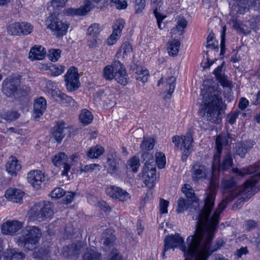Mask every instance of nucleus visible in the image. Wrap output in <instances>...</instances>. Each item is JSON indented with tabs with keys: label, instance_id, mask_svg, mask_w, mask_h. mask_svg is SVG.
I'll return each mask as SVG.
<instances>
[{
	"label": "nucleus",
	"instance_id": "obj_29",
	"mask_svg": "<svg viewBox=\"0 0 260 260\" xmlns=\"http://www.w3.org/2000/svg\"><path fill=\"white\" fill-rule=\"evenodd\" d=\"M21 166L15 157L11 156L6 165L7 171L12 176H16L20 170Z\"/></svg>",
	"mask_w": 260,
	"mask_h": 260
},
{
	"label": "nucleus",
	"instance_id": "obj_6",
	"mask_svg": "<svg viewBox=\"0 0 260 260\" xmlns=\"http://www.w3.org/2000/svg\"><path fill=\"white\" fill-rule=\"evenodd\" d=\"M53 205L50 202H42L34 204L29 212L30 220L41 221L50 218L53 215Z\"/></svg>",
	"mask_w": 260,
	"mask_h": 260
},
{
	"label": "nucleus",
	"instance_id": "obj_16",
	"mask_svg": "<svg viewBox=\"0 0 260 260\" xmlns=\"http://www.w3.org/2000/svg\"><path fill=\"white\" fill-rule=\"evenodd\" d=\"M70 133V128L63 121H58L52 129V137L60 143L64 136Z\"/></svg>",
	"mask_w": 260,
	"mask_h": 260
},
{
	"label": "nucleus",
	"instance_id": "obj_51",
	"mask_svg": "<svg viewBox=\"0 0 260 260\" xmlns=\"http://www.w3.org/2000/svg\"><path fill=\"white\" fill-rule=\"evenodd\" d=\"M65 67L61 65H52L50 68L51 74L53 76H57L61 75L63 73Z\"/></svg>",
	"mask_w": 260,
	"mask_h": 260
},
{
	"label": "nucleus",
	"instance_id": "obj_7",
	"mask_svg": "<svg viewBox=\"0 0 260 260\" xmlns=\"http://www.w3.org/2000/svg\"><path fill=\"white\" fill-rule=\"evenodd\" d=\"M2 91L8 96H13L26 94L29 91V87L20 85V78L8 77L3 82Z\"/></svg>",
	"mask_w": 260,
	"mask_h": 260
},
{
	"label": "nucleus",
	"instance_id": "obj_56",
	"mask_svg": "<svg viewBox=\"0 0 260 260\" xmlns=\"http://www.w3.org/2000/svg\"><path fill=\"white\" fill-rule=\"evenodd\" d=\"M88 46L90 48L96 47L100 43L101 40L99 37H88Z\"/></svg>",
	"mask_w": 260,
	"mask_h": 260
},
{
	"label": "nucleus",
	"instance_id": "obj_40",
	"mask_svg": "<svg viewBox=\"0 0 260 260\" xmlns=\"http://www.w3.org/2000/svg\"><path fill=\"white\" fill-rule=\"evenodd\" d=\"M136 73L137 74V76L136 77L137 80L141 81L143 83H145L147 81L149 74L147 69L138 68L136 70Z\"/></svg>",
	"mask_w": 260,
	"mask_h": 260
},
{
	"label": "nucleus",
	"instance_id": "obj_25",
	"mask_svg": "<svg viewBox=\"0 0 260 260\" xmlns=\"http://www.w3.org/2000/svg\"><path fill=\"white\" fill-rule=\"evenodd\" d=\"M90 3H86L84 6L78 8H69L64 10V13L69 16H79L86 15L91 9Z\"/></svg>",
	"mask_w": 260,
	"mask_h": 260
},
{
	"label": "nucleus",
	"instance_id": "obj_43",
	"mask_svg": "<svg viewBox=\"0 0 260 260\" xmlns=\"http://www.w3.org/2000/svg\"><path fill=\"white\" fill-rule=\"evenodd\" d=\"M67 156L63 152H59L56 154L52 159L53 164L56 166H60L66 162Z\"/></svg>",
	"mask_w": 260,
	"mask_h": 260
},
{
	"label": "nucleus",
	"instance_id": "obj_53",
	"mask_svg": "<svg viewBox=\"0 0 260 260\" xmlns=\"http://www.w3.org/2000/svg\"><path fill=\"white\" fill-rule=\"evenodd\" d=\"M60 53L59 49H51L49 51L48 56L52 61H56L60 57Z\"/></svg>",
	"mask_w": 260,
	"mask_h": 260
},
{
	"label": "nucleus",
	"instance_id": "obj_64",
	"mask_svg": "<svg viewBox=\"0 0 260 260\" xmlns=\"http://www.w3.org/2000/svg\"><path fill=\"white\" fill-rule=\"evenodd\" d=\"M238 111H235L232 113L228 114L227 116L228 122L231 125L234 124L237 118H238Z\"/></svg>",
	"mask_w": 260,
	"mask_h": 260
},
{
	"label": "nucleus",
	"instance_id": "obj_1",
	"mask_svg": "<svg viewBox=\"0 0 260 260\" xmlns=\"http://www.w3.org/2000/svg\"><path fill=\"white\" fill-rule=\"evenodd\" d=\"M221 153H215L212 164V176L210 180L208 189L206 193L205 203L210 206L214 205V199L216 195L219 186V174L216 170L219 171H225L229 170L233 165V158L230 153L228 152L223 156L221 160Z\"/></svg>",
	"mask_w": 260,
	"mask_h": 260
},
{
	"label": "nucleus",
	"instance_id": "obj_46",
	"mask_svg": "<svg viewBox=\"0 0 260 260\" xmlns=\"http://www.w3.org/2000/svg\"><path fill=\"white\" fill-rule=\"evenodd\" d=\"M20 24L19 22L10 24L7 27L8 32L13 36H20L21 35Z\"/></svg>",
	"mask_w": 260,
	"mask_h": 260
},
{
	"label": "nucleus",
	"instance_id": "obj_17",
	"mask_svg": "<svg viewBox=\"0 0 260 260\" xmlns=\"http://www.w3.org/2000/svg\"><path fill=\"white\" fill-rule=\"evenodd\" d=\"M191 178L193 182H198L200 180L205 179L207 175V170L205 166L197 161L191 165Z\"/></svg>",
	"mask_w": 260,
	"mask_h": 260
},
{
	"label": "nucleus",
	"instance_id": "obj_2",
	"mask_svg": "<svg viewBox=\"0 0 260 260\" xmlns=\"http://www.w3.org/2000/svg\"><path fill=\"white\" fill-rule=\"evenodd\" d=\"M233 170L241 176L245 175H251V178L247 180L244 186L239 190V193L238 195L240 194L241 197L233 205V208H238L243 203L247 202L259 190V187L255 186L254 185L260 179V160L253 166L243 168L242 169H233Z\"/></svg>",
	"mask_w": 260,
	"mask_h": 260
},
{
	"label": "nucleus",
	"instance_id": "obj_60",
	"mask_svg": "<svg viewBox=\"0 0 260 260\" xmlns=\"http://www.w3.org/2000/svg\"><path fill=\"white\" fill-rule=\"evenodd\" d=\"M65 194L63 189L60 187L54 189L51 193V197L53 198H60Z\"/></svg>",
	"mask_w": 260,
	"mask_h": 260
},
{
	"label": "nucleus",
	"instance_id": "obj_63",
	"mask_svg": "<svg viewBox=\"0 0 260 260\" xmlns=\"http://www.w3.org/2000/svg\"><path fill=\"white\" fill-rule=\"evenodd\" d=\"M257 226L256 222L251 219L248 220L245 222L244 228L248 231H251L254 229Z\"/></svg>",
	"mask_w": 260,
	"mask_h": 260
},
{
	"label": "nucleus",
	"instance_id": "obj_54",
	"mask_svg": "<svg viewBox=\"0 0 260 260\" xmlns=\"http://www.w3.org/2000/svg\"><path fill=\"white\" fill-rule=\"evenodd\" d=\"M102 169V167L99 164H92L88 165H86L81 168V172H91L94 170L100 171Z\"/></svg>",
	"mask_w": 260,
	"mask_h": 260
},
{
	"label": "nucleus",
	"instance_id": "obj_58",
	"mask_svg": "<svg viewBox=\"0 0 260 260\" xmlns=\"http://www.w3.org/2000/svg\"><path fill=\"white\" fill-rule=\"evenodd\" d=\"M113 6L118 9H124L127 7L126 2L124 0H111Z\"/></svg>",
	"mask_w": 260,
	"mask_h": 260
},
{
	"label": "nucleus",
	"instance_id": "obj_18",
	"mask_svg": "<svg viewBox=\"0 0 260 260\" xmlns=\"http://www.w3.org/2000/svg\"><path fill=\"white\" fill-rule=\"evenodd\" d=\"M27 178L28 182L37 189L41 187L42 183L46 180L44 174L39 170L30 171L27 174Z\"/></svg>",
	"mask_w": 260,
	"mask_h": 260
},
{
	"label": "nucleus",
	"instance_id": "obj_41",
	"mask_svg": "<svg viewBox=\"0 0 260 260\" xmlns=\"http://www.w3.org/2000/svg\"><path fill=\"white\" fill-rule=\"evenodd\" d=\"M102 28L99 23H93L87 29V35L88 37H99Z\"/></svg>",
	"mask_w": 260,
	"mask_h": 260
},
{
	"label": "nucleus",
	"instance_id": "obj_5",
	"mask_svg": "<svg viewBox=\"0 0 260 260\" xmlns=\"http://www.w3.org/2000/svg\"><path fill=\"white\" fill-rule=\"evenodd\" d=\"M144 160L147 159L143 169L142 174L145 186L149 188L154 186L156 179V163L152 154L148 152H144L142 154Z\"/></svg>",
	"mask_w": 260,
	"mask_h": 260
},
{
	"label": "nucleus",
	"instance_id": "obj_27",
	"mask_svg": "<svg viewBox=\"0 0 260 260\" xmlns=\"http://www.w3.org/2000/svg\"><path fill=\"white\" fill-rule=\"evenodd\" d=\"M45 54L46 51L43 47L42 46H34L30 50L28 58L32 61L41 60L44 58Z\"/></svg>",
	"mask_w": 260,
	"mask_h": 260
},
{
	"label": "nucleus",
	"instance_id": "obj_50",
	"mask_svg": "<svg viewBox=\"0 0 260 260\" xmlns=\"http://www.w3.org/2000/svg\"><path fill=\"white\" fill-rule=\"evenodd\" d=\"M127 168H130L134 172L138 171L140 166V161L138 158L134 157L127 162Z\"/></svg>",
	"mask_w": 260,
	"mask_h": 260
},
{
	"label": "nucleus",
	"instance_id": "obj_24",
	"mask_svg": "<svg viewBox=\"0 0 260 260\" xmlns=\"http://www.w3.org/2000/svg\"><path fill=\"white\" fill-rule=\"evenodd\" d=\"M22 228L21 222L17 220L8 221L2 225V232L6 235H13Z\"/></svg>",
	"mask_w": 260,
	"mask_h": 260
},
{
	"label": "nucleus",
	"instance_id": "obj_44",
	"mask_svg": "<svg viewBox=\"0 0 260 260\" xmlns=\"http://www.w3.org/2000/svg\"><path fill=\"white\" fill-rule=\"evenodd\" d=\"M206 47L212 49L218 50V42L215 40L214 34L210 33L207 37Z\"/></svg>",
	"mask_w": 260,
	"mask_h": 260
},
{
	"label": "nucleus",
	"instance_id": "obj_13",
	"mask_svg": "<svg viewBox=\"0 0 260 260\" xmlns=\"http://www.w3.org/2000/svg\"><path fill=\"white\" fill-rule=\"evenodd\" d=\"M115 74L114 79L123 86H125L129 81V78L126 73L124 65L118 60L113 62Z\"/></svg>",
	"mask_w": 260,
	"mask_h": 260
},
{
	"label": "nucleus",
	"instance_id": "obj_12",
	"mask_svg": "<svg viewBox=\"0 0 260 260\" xmlns=\"http://www.w3.org/2000/svg\"><path fill=\"white\" fill-rule=\"evenodd\" d=\"M67 89L70 91L77 90L80 86L79 76L77 68L72 67L64 75Z\"/></svg>",
	"mask_w": 260,
	"mask_h": 260
},
{
	"label": "nucleus",
	"instance_id": "obj_57",
	"mask_svg": "<svg viewBox=\"0 0 260 260\" xmlns=\"http://www.w3.org/2000/svg\"><path fill=\"white\" fill-rule=\"evenodd\" d=\"M224 62H223L220 66H218L214 71V74L215 75L217 80L224 76V70H223V66Z\"/></svg>",
	"mask_w": 260,
	"mask_h": 260
},
{
	"label": "nucleus",
	"instance_id": "obj_38",
	"mask_svg": "<svg viewBox=\"0 0 260 260\" xmlns=\"http://www.w3.org/2000/svg\"><path fill=\"white\" fill-rule=\"evenodd\" d=\"M182 191L185 194V199L187 200L198 201L195 196L194 190L189 184L183 185Z\"/></svg>",
	"mask_w": 260,
	"mask_h": 260
},
{
	"label": "nucleus",
	"instance_id": "obj_19",
	"mask_svg": "<svg viewBox=\"0 0 260 260\" xmlns=\"http://www.w3.org/2000/svg\"><path fill=\"white\" fill-rule=\"evenodd\" d=\"M177 213H182L185 210L190 209V211H196L199 205V201L195 200H188L185 198L180 197L177 201Z\"/></svg>",
	"mask_w": 260,
	"mask_h": 260
},
{
	"label": "nucleus",
	"instance_id": "obj_26",
	"mask_svg": "<svg viewBox=\"0 0 260 260\" xmlns=\"http://www.w3.org/2000/svg\"><path fill=\"white\" fill-rule=\"evenodd\" d=\"M24 193V192L20 189L10 188L6 191L5 197L12 202L20 203Z\"/></svg>",
	"mask_w": 260,
	"mask_h": 260
},
{
	"label": "nucleus",
	"instance_id": "obj_21",
	"mask_svg": "<svg viewBox=\"0 0 260 260\" xmlns=\"http://www.w3.org/2000/svg\"><path fill=\"white\" fill-rule=\"evenodd\" d=\"M255 144V142L251 140L236 143L235 145L236 154L242 158H244L246 153L252 149Z\"/></svg>",
	"mask_w": 260,
	"mask_h": 260
},
{
	"label": "nucleus",
	"instance_id": "obj_39",
	"mask_svg": "<svg viewBox=\"0 0 260 260\" xmlns=\"http://www.w3.org/2000/svg\"><path fill=\"white\" fill-rule=\"evenodd\" d=\"M52 94L54 96V98H58L61 101L69 104V105H72L74 104L75 101L74 100L69 96L67 95L66 94L61 92L59 90H54L52 92Z\"/></svg>",
	"mask_w": 260,
	"mask_h": 260
},
{
	"label": "nucleus",
	"instance_id": "obj_34",
	"mask_svg": "<svg viewBox=\"0 0 260 260\" xmlns=\"http://www.w3.org/2000/svg\"><path fill=\"white\" fill-rule=\"evenodd\" d=\"M175 82L176 78L174 76H170L168 77V78L166 79V82H164V79L161 78L158 82L157 85L160 86L161 83H165L166 86H169V89H168L167 88V90L168 91V93L169 95H171L173 92L174 89L175 88Z\"/></svg>",
	"mask_w": 260,
	"mask_h": 260
},
{
	"label": "nucleus",
	"instance_id": "obj_52",
	"mask_svg": "<svg viewBox=\"0 0 260 260\" xmlns=\"http://www.w3.org/2000/svg\"><path fill=\"white\" fill-rule=\"evenodd\" d=\"M153 14L156 19L158 28L160 29H162L165 26V24L164 23L162 24L161 21L166 16L158 12L156 9L154 10Z\"/></svg>",
	"mask_w": 260,
	"mask_h": 260
},
{
	"label": "nucleus",
	"instance_id": "obj_45",
	"mask_svg": "<svg viewBox=\"0 0 260 260\" xmlns=\"http://www.w3.org/2000/svg\"><path fill=\"white\" fill-rule=\"evenodd\" d=\"M154 141L152 138H144L142 141L140 147L142 150H150L153 148Z\"/></svg>",
	"mask_w": 260,
	"mask_h": 260
},
{
	"label": "nucleus",
	"instance_id": "obj_55",
	"mask_svg": "<svg viewBox=\"0 0 260 260\" xmlns=\"http://www.w3.org/2000/svg\"><path fill=\"white\" fill-rule=\"evenodd\" d=\"M19 114L15 111H10L6 112L4 115V118L7 120L13 121L17 119L19 117Z\"/></svg>",
	"mask_w": 260,
	"mask_h": 260
},
{
	"label": "nucleus",
	"instance_id": "obj_23",
	"mask_svg": "<svg viewBox=\"0 0 260 260\" xmlns=\"http://www.w3.org/2000/svg\"><path fill=\"white\" fill-rule=\"evenodd\" d=\"M47 107V102L44 98L40 97L36 99L34 103L32 115L35 118L42 116Z\"/></svg>",
	"mask_w": 260,
	"mask_h": 260
},
{
	"label": "nucleus",
	"instance_id": "obj_37",
	"mask_svg": "<svg viewBox=\"0 0 260 260\" xmlns=\"http://www.w3.org/2000/svg\"><path fill=\"white\" fill-rule=\"evenodd\" d=\"M115 70L113 62L111 65L106 66L103 69V76L106 80H112L114 79Z\"/></svg>",
	"mask_w": 260,
	"mask_h": 260
},
{
	"label": "nucleus",
	"instance_id": "obj_42",
	"mask_svg": "<svg viewBox=\"0 0 260 260\" xmlns=\"http://www.w3.org/2000/svg\"><path fill=\"white\" fill-rule=\"evenodd\" d=\"M132 47L129 43H123L120 46L119 51L117 53L116 55L118 57L122 55L124 58L125 56L130 54L132 52Z\"/></svg>",
	"mask_w": 260,
	"mask_h": 260
},
{
	"label": "nucleus",
	"instance_id": "obj_10",
	"mask_svg": "<svg viewBox=\"0 0 260 260\" xmlns=\"http://www.w3.org/2000/svg\"><path fill=\"white\" fill-rule=\"evenodd\" d=\"M45 23L47 28L50 29L57 38L65 35L69 27L68 24L60 20L55 14L49 16Z\"/></svg>",
	"mask_w": 260,
	"mask_h": 260
},
{
	"label": "nucleus",
	"instance_id": "obj_20",
	"mask_svg": "<svg viewBox=\"0 0 260 260\" xmlns=\"http://www.w3.org/2000/svg\"><path fill=\"white\" fill-rule=\"evenodd\" d=\"M125 21L122 19L117 20L113 26L112 34L107 39V43L108 45H113L121 36V31L124 27Z\"/></svg>",
	"mask_w": 260,
	"mask_h": 260
},
{
	"label": "nucleus",
	"instance_id": "obj_30",
	"mask_svg": "<svg viewBox=\"0 0 260 260\" xmlns=\"http://www.w3.org/2000/svg\"><path fill=\"white\" fill-rule=\"evenodd\" d=\"M230 138L229 134H220L216 139V152L221 153L222 148L228 145V140Z\"/></svg>",
	"mask_w": 260,
	"mask_h": 260
},
{
	"label": "nucleus",
	"instance_id": "obj_22",
	"mask_svg": "<svg viewBox=\"0 0 260 260\" xmlns=\"http://www.w3.org/2000/svg\"><path fill=\"white\" fill-rule=\"evenodd\" d=\"M82 251V246L79 244H72L63 247L62 254L65 257L74 259L76 258Z\"/></svg>",
	"mask_w": 260,
	"mask_h": 260
},
{
	"label": "nucleus",
	"instance_id": "obj_32",
	"mask_svg": "<svg viewBox=\"0 0 260 260\" xmlns=\"http://www.w3.org/2000/svg\"><path fill=\"white\" fill-rule=\"evenodd\" d=\"M180 46V43L177 39H174L168 43L167 50L170 55L174 56L176 55Z\"/></svg>",
	"mask_w": 260,
	"mask_h": 260
},
{
	"label": "nucleus",
	"instance_id": "obj_3",
	"mask_svg": "<svg viewBox=\"0 0 260 260\" xmlns=\"http://www.w3.org/2000/svg\"><path fill=\"white\" fill-rule=\"evenodd\" d=\"M203 97L204 103V112L207 120L212 123H219V114L223 107L221 90L217 85L209 87Z\"/></svg>",
	"mask_w": 260,
	"mask_h": 260
},
{
	"label": "nucleus",
	"instance_id": "obj_11",
	"mask_svg": "<svg viewBox=\"0 0 260 260\" xmlns=\"http://www.w3.org/2000/svg\"><path fill=\"white\" fill-rule=\"evenodd\" d=\"M233 192H231L230 193H225L223 194V196L224 197V199L222 200V201L220 203V204L218 205V207L214 212L213 214L211 217H210V215L211 213V212L212 211V209L213 207H212L211 209H210L209 213L208 214V222L207 223H213V224H218L219 222V215L220 213L222 212V210H223L225 207L227 206V204L233 201V200L236 197L231 196V194H232ZM215 203V201H214V203ZM214 205V204L213 205Z\"/></svg>",
	"mask_w": 260,
	"mask_h": 260
},
{
	"label": "nucleus",
	"instance_id": "obj_47",
	"mask_svg": "<svg viewBox=\"0 0 260 260\" xmlns=\"http://www.w3.org/2000/svg\"><path fill=\"white\" fill-rule=\"evenodd\" d=\"M154 158L156 165H157L158 168L162 169L165 167L166 164V157L164 153L157 152L155 154V157H154Z\"/></svg>",
	"mask_w": 260,
	"mask_h": 260
},
{
	"label": "nucleus",
	"instance_id": "obj_61",
	"mask_svg": "<svg viewBox=\"0 0 260 260\" xmlns=\"http://www.w3.org/2000/svg\"><path fill=\"white\" fill-rule=\"evenodd\" d=\"M225 27H223L222 33L221 35V43H220V55H223L225 52Z\"/></svg>",
	"mask_w": 260,
	"mask_h": 260
},
{
	"label": "nucleus",
	"instance_id": "obj_8",
	"mask_svg": "<svg viewBox=\"0 0 260 260\" xmlns=\"http://www.w3.org/2000/svg\"><path fill=\"white\" fill-rule=\"evenodd\" d=\"M165 244L164 248L162 253L163 258L165 257V253L167 251L170 249H174V248L179 247L180 249L184 253V257H185L184 260H191L192 258H194L196 256V254H191L190 253L185 254V250L182 249V247L185 248L188 247L187 239L186 240V245L184 244V240L179 234H175V235H171L168 236L166 237L164 240Z\"/></svg>",
	"mask_w": 260,
	"mask_h": 260
},
{
	"label": "nucleus",
	"instance_id": "obj_49",
	"mask_svg": "<svg viewBox=\"0 0 260 260\" xmlns=\"http://www.w3.org/2000/svg\"><path fill=\"white\" fill-rule=\"evenodd\" d=\"M136 13H140L145 7V0H131Z\"/></svg>",
	"mask_w": 260,
	"mask_h": 260
},
{
	"label": "nucleus",
	"instance_id": "obj_33",
	"mask_svg": "<svg viewBox=\"0 0 260 260\" xmlns=\"http://www.w3.org/2000/svg\"><path fill=\"white\" fill-rule=\"evenodd\" d=\"M80 122L84 125L90 124L93 120V115L87 109H83L79 116Z\"/></svg>",
	"mask_w": 260,
	"mask_h": 260
},
{
	"label": "nucleus",
	"instance_id": "obj_15",
	"mask_svg": "<svg viewBox=\"0 0 260 260\" xmlns=\"http://www.w3.org/2000/svg\"><path fill=\"white\" fill-rule=\"evenodd\" d=\"M107 194L110 197L124 202L131 198L129 194L122 188L114 185H111L106 189Z\"/></svg>",
	"mask_w": 260,
	"mask_h": 260
},
{
	"label": "nucleus",
	"instance_id": "obj_4",
	"mask_svg": "<svg viewBox=\"0 0 260 260\" xmlns=\"http://www.w3.org/2000/svg\"><path fill=\"white\" fill-rule=\"evenodd\" d=\"M40 229L36 226H28L23 231V234L17 240L18 245L25 250L34 249L41 237Z\"/></svg>",
	"mask_w": 260,
	"mask_h": 260
},
{
	"label": "nucleus",
	"instance_id": "obj_36",
	"mask_svg": "<svg viewBox=\"0 0 260 260\" xmlns=\"http://www.w3.org/2000/svg\"><path fill=\"white\" fill-rule=\"evenodd\" d=\"M104 152V149L103 147L100 145H96L94 147H91L87 152L86 154L89 158H97L102 155Z\"/></svg>",
	"mask_w": 260,
	"mask_h": 260
},
{
	"label": "nucleus",
	"instance_id": "obj_59",
	"mask_svg": "<svg viewBox=\"0 0 260 260\" xmlns=\"http://www.w3.org/2000/svg\"><path fill=\"white\" fill-rule=\"evenodd\" d=\"M169 204V201L162 199L160 200L159 211L161 214L168 213V207Z\"/></svg>",
	"mask_w": 260,
	"mask_h": 260
},
{
	"label": "nucleus",
	"instance_id": "obj_9",
	"mask_svg": "<svg viewBox=\"0 0 260 260\" xmlns=\"http://www.w3.org/2000/svg\"><path fill=\"white\" fill-rule=\"evenodd\" d=\"M172 142L177 149H180L182 151V160L183 161H186L192 151L193 138L190 133H187L185 136L181 137L178 136H173Z\"/></svg>",
	"mask_w": 260,
	"mask_h": 260
},
{
	"label": "nucleus",
	"instance_id": "obj_28",
	"mask_svg": "<svg viewBox=\"0 0 260 260\" xmlns=\"http://www.w3.org/2000/svg\"><path fill=\"white\" fill-rule=\"evenodd\" d=\"M222 185L224 189L223 194L225 193L226 194H229L231 192H233L231 196L237 197L238 193H239V190H240V189H234L235 183L233 179H224L222 180Z\"/></svg>",
	"mask_w": 260,
	"mask_h": 260
},
{
	"label": "nucleus",
	"instance_id": "obj_31",
	"mask_svg": "<svg viewBox=\"0 0 260 260\" xmlns=\"http://www.w3.org/2000/svg\"><path fill=\"white\" fill-rule=\"evenodd\" d=\"M24 257V253L15 249H8L4 255L6 260H23Z\"/></svg>",
	"mask_w": 260,
	"mask_h": 260
},
{
	"label": "nucleus",
	"instance_id": "obj_62",
	"mask_svg": "<svg viewBox=\"0 0 260 260\" xmlns=\"http://www.w3.org/2000/svg\"><path fill=\"white\" fill-rule=\"evenodd\" d=\"M102 240L103 244L108 247H110L112 245L113 243L115 240V238L113 235H110L109 237H103Z\"/></svg>",
	"mask_w": 260,
	"mask_h": 260
},
{
	"label": "nucleus",
	"instance_id": "obj_14",
	"mask_svg": "<svg viewBox=\"0 0 260 260\" xmlns=\"http://www.w3.org/2000/svg\"><path fill=\"white\" fill-rule=\"evenodd\" d=\"M95 99L102 102L107 108H112L116 104L115 94L109 89L99 91L96 93Z\"/></svg>",
	"mask_w": 260,
	"mask_h": 260
},
{
	"label": "nucleus",
	"instance_id": "obj_48",
	"mask_svg": "<svg viewBox=\"0 0 260 260\" xmlns=\"http://www.w3.org/2000/svg\"><path fill=\"white\" fill-rule=\"evenodd\" d=\"M21 35H27L31 32L33 26L28 22L19 23Z\"/></svg>",
	"mask_w": 260,
	"mask_h": 260
},
{
	"label": "nucleus",
	"instance_id": "obj_35",
	"mask_svg": "<svg viewBox=\"0 0 260 260\" xmlns=\"http://www.w3.org/2000/svg\"><path fill=\"white\" fill-rule=\"evenodd\" d=\"M101 254L95 248H87L83 255V260H101Z\"/></svg>",
	"mask_w": 260,
	"mask_h": 260
}]
</instances>
